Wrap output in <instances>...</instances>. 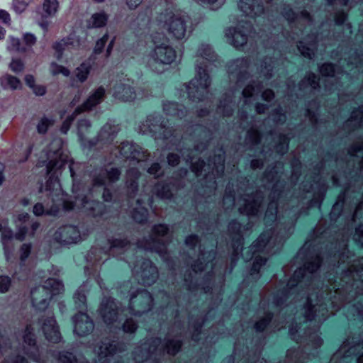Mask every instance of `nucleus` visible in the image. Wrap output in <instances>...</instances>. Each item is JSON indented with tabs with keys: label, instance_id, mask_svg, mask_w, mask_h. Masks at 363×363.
<instances>
[{
	"label": "nucleus",
	"instance_id": "f257e3e1",
	"mask_svg": "<svg viewBox=\"0 0 363 363\" xmlns=\"http://www.w3.org/2000/svg\"><path fill=\"white\" fill-rule=\"evenodd\" d=\"M322 259L319 254L311 256L307 259L303 267L298 268L289 280L286 288L281 291H278L273 297V304L277 307L282 306L289 299L296 301L303 292L304 288L307 291L306 301L302 310L305 321L315 320L318 323V328L328 318V308L325 303L326 298L323 294L330 290L328 299L335 310L342 306L347 307V318H357L363 320V304L357 303L354 305H345L343 301L347 298L346 296L353 294H363V257L359 259L357 263L353 264L347 271L344 272L340 279V282L335 281L330 289L323 291V288L313 291L315 289L310 288L315 284L317 280L316 272L320 266Z\"/></svg>",
	"mask_w": 363,
	"mask_h": 363
},
{
	"label": "nucleus",
	"instance_id": "f03ea898",
	"mask_svg": "<svg viewBox=\"0 0 363 363\" xmlns=\"http://www.w3.org/2000/svg\"><path fill=\"white\" fill-rule=\"evenodd\" d=\"M290 228L286 231L285 229H279V232L275 233V230L270 228L264 230L255 241L249 250L244 255L245 261L250 260L255 256L252 268L250 269V276L257 275L261 267L266 264L267 258L256 255L259 252L267 254H274L279 250L282 242L290 235Z\"/></svg>",
	"mask_w": 363,
	"mask_h": 363
},
{
	"label": "nucleus",
	"instance_id": "7ed1b4c3",
	"mask_svg": "<svg viewBox=\"0 0 363 363\" xmlns=\"http://www.w3.org/2000/svg\"><path fill=\"white\" fill-rule=\"evenodd\" d=\"M240 186H236V189H242L245 183H240ZM246 193H238L240 198L238 199V210L241 214L248 217H255L259 215L262 206L264 194L261 191H254L250 187H245ZM234 183H228L225 188V193L223 196V203L225 209H230L235 204L236 194Z\"/></svg>",
	"mask_w": 363,
	"mask_h": 363
},
{
	"label": "nucleus",
	"instance_id": "20e7f679",
	"mask_svg": "<svg viewBox=\"0 0 363 363\" xmlns=\"http://www.w3.org/2000/svg\"><path fill=\"white\" fill-rule=\"evenodd\" d=\"M182 342L180 340L171 337L169 334L162 342L160 338H152L146 340L141 345L136 347L133 352V358L137 363L152 360L156 362L158 357L165 352L174 355L180 350Z\"/></svg>",
	"mask_w": 363,
	"mask_h": 363
},
{
	"label": "nucleus",
	"instance_id": "39448f33",
	"mask_svg": "<svg viewBox=\"0 0 363 363\" xmlns=\"http://www.w3.org/2000/svg\"><path fill=\"white\" fill-rule=\"evenodd\" d=\"M353 188L354 186L350 185L344 192L338 196L337 201L333 205L330 213L331 220H335L339 218L343 207L348 201L350 203L352 201V206L356 205L355 210L352 214V220H354L359 217L360 211L363 210V196L360 193H354V195L352 196L351 189ZM354 240L357 243L363 247V225H360L356 228Z\"/></svg>",
	"mask_w": 363,
	"mask_h": 363
},
{
	"label": "nucleus",
	"instance_id": "423d86ee",
	"mask_svg": "<svg viewBox=\"0 0 363 363\" xmlns=\"http://www.w3.org/2000/svg\"><path fill=\"white\" fill-rule=\"evenodd\" d=\"M169 228L164 224L155 225L148 239L138 240L137 245L140 249L155 252L167 261V244L169 241Z\"/></svg>",
	"mask_w": 363,
	"mask_h": 363
},
{
	"label": "nucleus",
	"instance_id": "0eeeda50",
	"mask_svg": "<svg viewBox=\"0 0 363 363\" xmlns=\"http://www.w3.org/2000/svg\"><path fill=\"white\" fill-rule=\"evenodd\" d=\"M123 289H127L129 294L128 310L131 315L141 316L152 310L154 299L148 291L130 286L129 282L123 284L121 293H123Z\"/></svg>",
	"mask_w": 363,
	"mask_h": 363
},
{
	"label": "nucleus",
	"instance_id": "6e6552de",
	"mask_svg": "<svg viewBox=\"0 0 363 363\" xmlns=\"http://www.w3.org/2000/svg\"><path fill=\"white\" fill-rule=\"evenodd\" d=\"M67 162V156L63 153L62 146L55 151L49 150L47 152V160L39 162V166L45 165L46 174L48 179L45 182H61L59 174Z\"/></svg>",
	"mask_w": 363,
	"mask_h": 363
},
{
	"label": "nucleus",
	"instance_id": "1a4fd4ad",
	"mask_svg": "<svg viewBox=\"0 0 363 363\" xmlns=\"http://www.w3.org/2000/svg\"><path fill=\"white\" fill-rule=\"evenodd\" d=\"M303 335L306 339L308 340L307 346L303 350H289L287 351L286 357L289 363H303L304 360L301 359L304 354L308 356V359H311V355L314 357L315 352L308 353L307 350L311 346L314 350L319 348L323 344V340L318 334L317 330L313 331H305Z\"/></svg>",
	"mask_w": 363,
	"mask_h": 363
},
{
	"label": "nucleus",
	"instance_id": "9d476101",
	"mask_svg": "<svg viewBox=\"0 0 363 363\" xmlns=\"http://www.w3.org/2000/svg\"><path fill=\"white\" fill-rule=\"evenodd\" d=\"M133 274L143 285H152L158 279L157 268L150 259L141 258L133 269Z\"/></svg>",
	"mask_w": 363,
	"mask_h": 363
},
{
	"label": "nucleus",
	"instance_id": "9b49d317",
	"mask_svg": "<svg viewBox=\"0 0 363 363\" xmlns=\"http://www.w3.org/2000/svg\"><path fill=\"white\" fill-rule=\"evenodd\" d=\"M352 354L357 356V363H363V342L351 344L349 340H347L333 354L332 361L336 362V360L340 359L338 363L347 362V359Z\"/></svg>",
	"mask_w": 363,
	"mask_h": 363
},
{
	"label": "nucleus",
	"instance_id": "f8f14e48",
	"mask_svg": "<svg viewBox=\"0 0 363 363\" xmlns=\"http://www.w3.org/2000/svg\"><path fill=\"white\" fill-rule=\"evenodd\" d=\"M11 340L4 328H0V354L5 356L2 363H27L26 359L18 354L11 345Z\"/></svg>",
	"mask_w": 363,
	"mask_h": 363
},
{
	"label": "nucleus",
	"instance_id": "ddd939ff",
	"mask_svg": "<svg viewBox=\"0 0 363 363\" xmlns=\"http://www.w3.org/2000/svg\"><path fill=\"white\" fill-rule=\"evenodd\" d=\"M94 177L91 182H119L121 169L118 167H113L110 162L104 165H97L91 171Z\"/></svg>",
	"mask_w": 363,
	"mask_h": 363
},
{
	"label": "nucleus",
	"instance_id": "4468645a",
	"mask_svg": "<svg viewBox=\"0 0 363 363\" xmlns=\"http://www.w3.org/2000/svg\"><path fill=\"white\" fill-rule=\"evenodd\" d=\"M121 304L111 297H104L101 303L99 313L105 323L111 324L118 319Z\"/></svg>",
	"mask_w": 363,
	"mask_h": 363
},
{
	"label": "nucleus",
	"instance_id": "2eb2a0df",
	"mask_svg": "<svg viewBox=\"0 0 363 363\" xmlns=\"http://www.w3.org/2000/svg\"><path fill=\"white\" fill-rule=\"evenodd\" d=\"M241 228V225L235 220L231 221L228 227L229 235L231 239V247L233 248L231 255L233 267L236 264L239 258V254L242 250L243 238Z\"/></svg>",
	"mask_w": 363,
	"mask_h": 363
},
{
	"label": "nucleus",
	"instance_id": "dca6fc26",
	"mask_svg": "<svg viewBox=\"0 0 363 363\" xmlns=\"http://www.w3.org/2000/svg\"><path fill=\"white\" fill-rule=\"evenodd\" d=\"M36 325L42 330L48 341L57 343L61 340L62 336L59 327L53 315L48 317L42 316L38 319Z\"/></svg>",
	"mask_w": 363,
	"mask_h": 363
},
{
	"label": "nucleus",
	"instance_id": "f3484780",
	"mask_svg": "<svg viewBox=\"0 0 363 363\" xmlns=\"http://www.w3.org/2000/svg\"><path fill=\"white\" fill-rule=\"evenodd\" d=\"M77 206L79 208L82 209L84 213L96 216L102 213L103 204L97 201L91 199L89 196L77 194L75 196L74 205L73 206H67L65 205L66 210H70Z\"/></svg>",
	"mask_w": 363,
	"mask_h": 363
},
{
	"label": "nucleus",
	"instance_id": "a211bd4d",
	"mask_svg": "<svg viewBox=\"0 0 363 363\" xmlns=\"http://www.w3.org/2000/svg\"><path fill=\"white\" fill-rule=\"evenodd\" d=\"M23 345L22 351L28 357L35 362L40 359L38 347L36 345V337L34 328L31 324L27 325L23 335Z\"/></svg>",
	"mask_w": 363,
	"mask_h": 363
},
{
	"label": "nucleus",
	"instance_id": "6ab92c4d",
	"mask_svg": "<svg viewBox=\"0 0 363 363\" xmlns=\"http://www.w3.org/2000/svg\"><path fill=\"white\" fill-rule=\"evenodd\" d=\"M154 43L155 46L152 51V57L155 62L169 65L176 60L177 52L172 46L166 43L157 45L154 41Z\"/></svg>",
	"mask_w": 363,
	"mask_h": 363
},
{
	"label": "nucleus",
	"instance_id": "aec40b11",
	"mask_svg": "<svg viewBox=\"0 0 363 363\" xmlns=\"http://www.w3.org/2000/svg\"><path fill=\"white\" fill-rule=\"evenodd\" d=\"M199 252L198 260L191 265L192 271L196 275L198 272H202L207 268L208 264H211V270L207 275V279H211L212 277L216 274V264L211 262L216 257V251L213 249L205 251L200 247Z\"/></svg>",
	"mask_w": 363,
	"mask_h": 363
},
{
	"label": "nucleus",
	"instance_id": "412c9836",
	"mask_svg": "<svg viewBox=\"0 0 363 363\" xmlns=\"http://www.w3.org/2000/svg\"><path fill=\"white\" fill-rule=\"evenodd\" d=\"M7 222H5L2 230H1V241L4 247V253L6 257L11 252V242L15 238L16 240L22 241L27 235V227L24 225H18V230L16 234L13 230L6 226Z\"/></svg>",
	"mask_w": 363,
	"mask_h": 363
},
{
	"label": "nucleus",
	"instance_id": "4be33fe9",
	"mask_svg": "<svg viewBox=\"0 0 363 363\" xmlns=\"http://www.w3.org/2000/svg\"><path fill=\"white\" fill-rule=\"evenodd\" d=\"M307 184H310V191L305 194V199H308L307 201L308 208L317 207L320 209L327 191L326 183Z\"/></svg>",
	"mask_w": 363,
	"mask_h": 363
},
{
	"label": "nucleus",
	"instance_id": "5701e85b",
	"mask_svg": "<svg viewBox=\"0 0 363 363\" xmlns=\"http://www.w3.org/2000/svg\"><path fill=\"white\" fill-rule=\"evenodd\" d=\"M166 16H169L167 23L169 33L176 39H183L186 31V21L184 17L177 16L172 11H169V9H166Z\"/></svg>",
	"mask_w": 363,
	"mask_h": 363
},
{
	"label": "nucleus",
	"instance_id": "b1692460",
	"mask_svg": "<svg viewBox=\"0 0 363 363\" xmlns=\"http://www.w3.org/2000/svg\"><path fill=\"white\" fill-rule=\"evenodd\" d=\"M55 239L61 244L77 243L82 240L78 228L74 225L60 228L54 235Z\"/></svg>",
	"mask_w": 363,
	"mask_h": 363
},
{
	"label": "nucleus",
	"instance_id": "393cba45",
	"mask_svg": "<svg viewBox=\"0 0 363 363\" xmlns=\"http://www.w3.org/2000/svg\"><path fill=\"white\" fill-rule=\"evenodd\" d=\"M74 333L78 336L88 335L94 328V324L91 318L83 312H79L72 317Z\"/></svg>",
	"mask_w": 363,
	"mask_h": 363
},
{
	"label": "nucleus",
	"instance_id": "a878e982",
	"mask_svg": "<svg viewBox=\"0 0 363 363\" xmlns=\"http://www.w3.org/2000/svg\"><path fill=\"white\" fill-rule=\"evenodd\" d=\"M33 306L40 311H45L51 299L50 291L43 286H38L32 289L30 291Z\"/></svg>",
	"mask_w": 363,
	"mask_h": 363
},
{
	"label": "nucleus",
	"instance_id": "bb28decb",
	"mask_svg": "<svg viewBox=\"0 0 363 363\" xmlns=\"http://www.w3.org/2000/svg\"><path fill=\"white\" fill-rule=\"evenodd\" d=\"M118 351L120 350L116 345H113L109 339L101 340L94 348V352L101 363H108L110 359Z\"/></svg>",
	"mask_w": 363,
	"mask_h": 363
},
{
	"label": "nucleus",
	"instance_id": "cd10ccee",
	"mask_svg": "<svg viewBox=\"0 0 363 363\" xmlns=\"http://www.w3.org/2000/svg\"><path fill=\"white\" fill-rule=\"evenodd\" d=\"M177 150L185 157L186 163L189 164L191 172L196 176L201 175L204 172V168L208 167V162L206 163L201 157H198L196 159V155H193V150L190 147L186 150V152H183L182 149H177Z\"/></svg>",
	"mask_w": 363,
	"mask_h": 363
},
{
	"label": "nucleus",
	"instance_id": "c85d7f7f",
	"mask_svg": "<svg viewBox=\"0 0 363 363\" xmlns=\"http://www.w3.org/2000/svg\"><path fill=\"white\" fill-rule=\"evenodd\" d=\"M119 153L125 160L138 162L143 155V149L140 145L125 140L121 143Z\"/></svg>",
	"mask_w": 363,
	"mask_h": 363
},
{
	"label": "nucleus",
	"instance_id": "c756f323",
	"mask_svg": "<svg viewBox=\"0 0 363 363\" xmlns=\"http://www.w3.org/2000/svg\"><path fill=\"white\" fill-rule=\"evenodd\" d=\"M105 96L106 89L103 86H99L79 106L85 112L91 111L101 104Z\"/></svg>",
	"mask_w": 363,
	"mask_h": 363
},
{
	"label": "nucleus",
	"instance_id": "7c9ffc66",
	"mask_svg": "<svg viewBox=\"0 0 363 363\" xmlns=\"http://www.w3.org/2000/svg\"><path fill=\"white\" fill-rule=\"evenodd\" d=\"M278 184L279 183H275L270 194L271 201L268 204L264 217L266 223L269 221L274 222L277 220L278 200L281 196L282 194L281 191H278L277 190Z\"/></svg>",
	"mask_w": 363,
	"mask_h": 363
},
{
	"label": "nucleus",
	"instance_id": "2f4dec72",
	"mask_svg": "<svg viewBox=\"0 0 363 363\" xmlns=\"http://www.w3.org/2000/svg\"><path fill=\"white\" fill-rule=\"evenodd\" d=\"M244 28L243 24H239L237 27L231 28L230 33L227 34L230 44L237 50H240L247 43V35Z\"/></svg>",
	"mask_w": 363,
	"mask_h": 363
},
{
	"label": "nucleus",
	"instance_id": "473e14b6",
	"mask_svg": "<svg viewBox=\"0 0 363 363\" xmlns=\"http://www.w3.org/2000/svg\"><path fill=\"white\" fill-rule=\"evenodd\" d=\"M108 246L106 247L108 253L117 256L127 250L130 242L125 238H111L108 240Z\"/></svg>",
	"mask_w": 363,
	"mask_h": 363
},
{
	"label": "nucleus",
	"instance_id": "72a5a7b5",
	"mask_svg": "<svg viewBox=\"0 0 363 363\" xmlns=\"http://www.w3.org/2000/svg\"><path fill=\"white\" fill-rule=\"evenodd\" d=\"M220 153H214L207 158L208 169L223 172L225 168V150L223 146L218 148Z\"/></svg>",
	"mask_w": 363,
	"mask_h": 363
},
{
	"label": "nucleus",
	"instance_id": "f704fd0d",
	"mask_svg": "<svg viewBox=\"0 0 363 363\" xmlns=\"http://www.w3.org/2000/svg\"><path fill=\"white\" fill-rule=\"evenodd\" d=\"M117 134L118 130L114 125L110 123H106L101 128L96 135L101 144L111 145L114 141Z\"/></svg>",
	"mask_w": 363,
	"mask_h": 363
},
{
	"label": "nucleus",
	"instance_id": "c9c22d12",
	"mask_svg": "<svg viewBox=\"0 0 363 363\" xmlns=\"http://www.w3.org/2000/svg\"><path fill=\"white\" fill-rule=\"evenodd\" d=\"M113 95L121 101L130 102L135 99V92L131 86L121 84L116 87Z\"/></svg>",
	"mask_w": 363,
	"mask_h": 363
},
{
	"label": "nucleus",
	"instance_id": "e433bc0d",
	"mask_svg": "<svg viewBox=\"0 0 363 363\" xmlns=\"http://www.w3.org/2000/svg\"><path fill=\"white\" fill-rule=\"evenodd\" d=\"M108 250L106 247H93L88 252L86 259L88 262L94 264H101L108 259Z\"/></svg>",
	"mask_w": 363,
	"mask_h": 363
},
{
	"label": "nucleus",
	"instance_id": "4c0bfd02",
	"mask_svg": "<svg viewBox=\"0 0 363 363\" xmlns=\"http://www.w3.org/2000/svg\"><path fill=\"white\" fill-rule=\"evenodd\" d=\"M89 291V287L87 282L81 285L75 291L73 298L75 306L79 310L86 309V294Z\"/></svg>",
	"mask_w": 363,
	"mask_h": 363
},
{
	"label": "nucleus",
	"instance_id": "58836bf2",
	"mask_svg": "<svg viewBox=\"0 0 363 363\" xmlns=\"http://www.w3.org/2000/svg\"><path fill=\"white\" fill-rule=\"evenodd\" d=\"M196 127L201 128V131L206 134V137L207 138L198 142L194 145L193 148H191L193 150V152H195L196 155H199L208 147L211 140L212 139L213 132L209 128L202 124H196Z\"/></svg>",
	"mask_w": 363,
	"mask_h": 363
},
{
	"label": "nucleus",
	"instance_id": "ea45409f",
	"mask_svg": "<svg viewBox=\"0 0 363 363\" xmlns=\"http://www.w3.org/2000/svg\"><path fill=\"white\" fill-rule=\"evenodd\" d=\"M195 79L198 85L202 89H206L211 84V79L206 65L197 66Z\"/></svg>",
	"mask_w": 363,
	"mask_h": 363
},
{
	"label": "nucleus",
	"instance_id": "a19ab883",
	"mask_svg": "<svg viewBox=\"0 0 363 363\" xmlns=\"http://www.w3.org/2000/svg\"><path fill=\"white\" fill-rule=\"evenodd\" d=\"M108 21V15L104 11L94 13L91 15L88 22L89 28H100L106 26Z\"/></svg>",
	"mask_w": 363,
	"mask_h": 363
},
{
	"label": "nucleus",
	"instance_id": "79ce46f5",
	"mask_svg": "<svg viewBox=\"0 0 363 363\" xmlns=\"http://www.w3.org/2000/svg\"><path fill=\"white\" fill-rule=\"evenodd\" d=\"M143 199H138L136 200V206L133 208L131 214L133 218L138 223H143L147 219L148 212L147 210L142 206Z\"/></svg>",
	"mask_w": 363,
	"mask_h": 363
},
{
	"label": "nucleus",
	"instance_id": "37998d69",
	"mask_svg": "<svg viewBox=\"0 0 363 363\" xmlns=\"http://www.w3.org/2000/svg\"><path fill=\"white\" fill-rule=\"evenodd\" d=\"M204 320L200 316L199 318H194L191 317L189 323L188 330L191 335V339L194 341H198L199 338L198 336L201 334L202 325Z\"/></svg>",
	"mask_w": 363,
	"mask_h": 363
},
{
	"label": "nucleus",
	"instance_id": "c03bdc74",
	"mask_svg": "<svg viewBox=\"0 0 363 363\" xmlns=\"http://www.w3.org/2000/svg\"><path fill=\"white\" fill-rule=\"evenodd\" d=\"M289 142L290 138L287 135L279 133L278 140L274 147L276 154L280 157L284 156L289 150Z\"/></svg>",
	"mask_w": 363,
	"mask_h": 363
},
{
	"label": "nucleus",
	"instance_id": "a18cd8bd",
	"mask_svg": "<svg viewBox=\"0 0 363 363\" xmlns=\"http://www.w3.org/2000/svg\"><path fill=\"white\" fill-rule=\"evenodd\" d=\"M43 286L46 287V289L50 291L51 297L54 295L60 294L64 291L63 283L61 281L53 278L48 279L45 281Z\"/></svg>",
	"mask_w": 363,
	"mask_h": 363
},
{
	"label": "nucleus",
	"instance_id": "49530a36",
	"mask_svg": "<svg viewBox=\"0 0 363 363\" xmlns=\"http://www.w3.org/2000/svg\"><path fill=\"white\" fill-rule=\"evenodd\" d=\"M351 121H354L355 123L352 125L351 123H346L345 128H352L353 129L363 127V108L358 107L355 108L351 114Z\"/></svg>",
	"mask_w": 363,
	"mask_h": 363
},
{
	"label": "nucleus",
	"instance_id": "de8ad7c7",
	"mask_svg": "<svg viewBox=\"0 0 363 363\" xmlns=\"http://www.w3.org/2000/svg\"><path fill=\"white\" fill-rule=\"evenodd\" d=\"M78 141L83 150H87L89 151L92 150L99 143H101L97 135L92 138H88L86 135L80 134Z\"/></svg>",
	"mask_w": 363,
	"mask_h": 363
},
{
	"label": "nucleus",
	"instance_id": "09e8293b",
	"mask_svg": "<svg viewBox=\"0 0 363 363\" xmlns=\"http://www.w3.org/2000/svg\"><path fill=\"white\" fill-rule=\"evenodd\" d=\"M198 52L201 57L209 61L214 60L216 57L213 47L208 43H202L198 48Z\"/></svg>",
	"mask_w": 363,
	"mask_h": 363
},
{
	"label": "nucleus",
	"instance_id": "8fccbe9b",
	"mask_svg": "<svg viewBox=\"0 0 363 363\" xmlns=\"http://www.w3.org/2000/svg\"><path fill=\"white\" fill-rule=\"evenodd\" d=\"M91 70V65L89 62L85 61L81 63V65L76 69V76L79 81L82 83L84 82L87 79Z\"/></svg>",
	"mask_w": 363,
	"mask_h": 363
},
{
	"label": "nucleus",
	"instance_id": "3c124183",
	"mask_svg": "<svg viewBox=\"0 0 363 363\" xmlns=\"http://www.w3.org/2000/svg\"><path fill=\"white\" fill-rule=\"evenodd\" d=\"M156 195L161 199H170L172 196L169 183H156Z\"/></svg>",
	"mask_w": 363,
	"mask_h": 363
},
{
	"label": "nucleus",
	"instance_id": "603ef678",
	"mask_svg": "<svg viewBox=\"0 0 363 363\" xmlns=\"http://www.w3.org/2000/svg\"><path fill=\"white\" fill-rule=\"evenodd\" d=\"M59 211V206L57 205H54L52 206V208L50 210L45 211L44 206L40 203H37L34 206L33 209V213L36 216H40L43 214L47 215H56Z\"/></svg>",
	"mask_w": 363,
	"mask_h": 363
},
{
	"label": "nucleus",
	"instance_id": "864d4df0",
	"mask_svg": "<svg viewBox=\"0 0 363 363\" xmlns=\"http://www.w3.org/2000/svg\"><path fill=\"white\" fill-rule=\"evenodd\" d=\"M262 89V84L261 82H252L245 87L242 91V95L246 99L250 98L254 92H259Z\"/></svg>",
	"mask_w": 363,
	"mask_h": 363
},
{
	"label": "nucleus",
	"instance_id": "5fc2aeb1",
	"mask_svg": "<svg viewBox=\"0 0 363 363\" xmlns=\"http://www.w3.org/2000/svg\"><path fill=\"white\" fill-rule=\"evenodd\" d=\"M91 128V123L89 119L86 118H80L77 122V135L79 138L80 134L86 135L89 133Z\"/></svg>",
	"mask_w": 363,
	"mask_h": 363
},
{
	"label": "nucleus",
	"instance_id": "6e6d98bb",
	"mask_svg": "<svg viewBox=\"0 0 363 363\" xmlns=\"http://www.w3.org/2000/svg\"><path fill=\"white\" fill-rule=\"evenodd\" d=\"M146 121L150 126L164 128L165 119L160 114L150 113L147 116Z\"/></svg>",
	"mask_w": 363,
	"mask_h": 363
},
{
	"label": "nucleus",
	"instance_id": "4d7b16f0",
	"mask_svg": "<svg viewBox=\"0 0 363 363\" xmlns=\"http://www.w3.org/2000/svg\"><path fill=\"white\" fill-rule=\"evenodd\" d=\"M262 132L257 128H251L247 130L246 139L254 145L261 143Z\"/></svg>",
	"mask_w": 363,
	"mask_h": 363
},
{
	"label": "nucleus",
	"instance_id": "13d9d810",
	"mask_svg": "<svg viewBox=\"0 0 363 363\" xmlns=\"http://www.w3.org/2000/svg\"><path fill=\"white\" fill-rule=\"evenodd\" d=\"M43 11L50 16H54L59 8L57 0H45L43 2Z\"/></svg>",
	"mask_w": 363,
	"mask_h": 363
},
{
	"label": "nucleus",
	"instance_id": "bf43d9fd",
	"mask_svg": "<svg viewBox=\"0 0 363 363\" xmlns=\"http://www.w3.org/2000/svg\"><path fill=\"white\" fill-rule=\"evenodd\" d=\"M68 44L69 43L65 38L53 43L52 48L55 51V57L57 60H62L65 48Z\"/></svg>",
	"mask_w": 363,
	"mask_h": 363
},
{
	"label": "nucleus",
	"instance_id": "052dcab7",
	"mask_svg": "<svg viewBox=\"0 0 363 363\" xmlns=\"http://www.w3.org/2000/svg\"><path fill=\"white\" fill-rule=\"evenodd\" d=\"M272 315L270 313L264 312V316L255 323V329L257 332L263 331L271 321Z\"/></svg>",
	"mask_w": 363,
	"mask_h": 363
},
{
	"label": "nucleus",
	"instance_id": "680f3d73",
	"mask_svg": "<svg viewBox=\"0 0 363 363\" xmlns=\"http://www.w3.org/2000/svg\"><path fill=\"white\" fill-rule=\"evenodd\" d=\"M138 328V323L133 318H126L122 325L123 331L127 334H134Z\"/></svg>",
	"mask_w": 363,
	"mask_h": 363
},
{
	"label": "nucleus",
	"instance_id": "e2e57ef3",
	"mask_svg": "<svg viewBox=\"0 0 363 363\" xmlns=\"http://www.w3.org/2000/svg\"><path fill=\"white\" fill-rule=\"evenodd\" d=\"M3 81H5L6 85L12 90H16L21 88V82L17 77L6 74L4 77Z\"/></svg>",
	"mask_w": 363,
	"mask_h": 363
},
{
	"label": "nucleus",
	"instance_id": "0e129e2a",
	"mask_svg": "<svg viewBox=\"0 0 363 363\" xmlns=\"http://www.w3.org/2000/svg\"><path fill=\"white\" fill-rule=\"evenodd\" d=\"M53 124V120L47 117H43L37 125V131L40 134H45L50 126Z\"/></svg>",
	"mask_w": 363,
	"mask_h": 363
},
{
	"label": "nucleus",
	"instance_id": "69168bd1",
	"mask_svg": "<svg viewBox=\"0 0 363 363\" xmlns=\"http://www.w3.org/2000/svg\"><path fill=\"white\" fill-rule=\"evenodd\" d=\"M109 35L108 33H106L103 35V36L96 40L94 48V52L96 55H100L101 54L105 48V46L108 40Z\"/></svg>",
	"mask_w": 363,
	"mask_h": 363
},
{
	"label": "nucleus",
	"instance_id": "338daca9",
	"mask_svg": "<svg viewBox=\"0 0 363 363\" xmlns=\"http://www.w3.org/2000/svg\"><path fill=\"white\" fill-rule=\"evenodd\" d=\"M337 66L332 62H326L320 67V72L323 76L333 77Z\"/></svg>",
	"mask_w": 363,
	"mask_h": 363
},
{
	"label": "nucleus",
	"instance_id": "774afa93",
	"mask_svg": "<svg viewBox=\"0 0 363 363\" xmlns=\"http://www.w3.org/2000/svg\"><path fill=\"white\" fill-rule=\"evenodd\" d=\"M281 15L289 23L295 22L298 17V14L289 6L284 7Z\"/></svg>",
	"mask_w": 363,
	"mask_h": 363
}]
</instances>
